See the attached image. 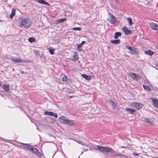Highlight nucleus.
<instances>
[{"mask_svg":"<svg viewBox=\"0 0 158 158\" xmlns=\"http://www.w3.org/2000/svg\"><path fill=\"white\" fill-rule=\"evenodd\" d=\"M52 114L51 116H53L56 118H57V114L56 113H54L52 112Z\"/></svg>","mask_w":158,"mask_h":158,"instance_id":"33","label":"nucleus"},{"mask_svg":"<svg viewBox=\"0 0 158 158\" xmlns=\"http://www.w3.org/2000/svg\"><path fill=\"white\" fill-rule=\"evenodd\" d=\"M11 60L15 63H19L22 61L21 58H16L15 57H12L11 58Z\"/></svg>","mask_w":158,"mask_h":158,"instance_id":"13","label":"nucleus"},{"mask_svg":"<svg viewBox=\"0 0 158 158\" xmlns=\"http://www.w3.org/2000/svg\"><path fill=\"white\" fill-rule=\"evenodd\" d=\"M21 73L22 74H23L24 73V72L23 71H21Z\"/></svg>","mask_w":158,"mask_h":158,"instance_id":"40","label":"nucleus"},{"mask_svg":"<svg viewBox=\"0 0 158 158\" xmlns=\"http://www.w3.org/2000/svg\"><path fill=\"white\" fill-rule=\"evenodd\" d=\"M16 10H12L11 14L10 15V19H12L14 17L15 14Z\"/></svg>","mask_w":158,"mask_h":158,"instance_id":"28","label":"nucleus"},{"mask_svg":"<svg viewBox=\"0 0 158 158\" xmlns=\"http://www.w3.org/2000/svg\"><path fill=\"white\" fill-rule=\"evenodd\" d=\"M122 30L126 35L131 34L132 33L131 31L128 30L127 27L126 26H123Z\"/></svg>","mask_w":158,"mask_h":158,"instance_id":"9","label":"nucleus"},{"mask_svg":"<svg viewBox=\"0 0 158 158\" xmlns=\"http://www.w3.org/2000/svg\"><path fill=\"white\" fill-rule=\"evenodd\" d=\"M19 146L22 148L23 149H25L26 148L27 149L30 151L32 146L30 145L29 144L24 143H19Z\"/></svg>","mask_w":158,"mask_h":158,"instance_id":"5","label":"nucleus"},{"mask_svg":"<svg viewBox=\"0 0 158 158\" xmlns=\"http://www.w3.org/2000/svg\"><path fill=\"white\" fill-rule=\"evenodd\" d=\"M3 87L5 91L6 92H8L9 91V86L5 84L3 85Z\"/></svg>","mask_w":158,"mask_h":158,"instance_id":"24","label":"nucleus"},{"mask_svg":"<svg viewBox=\"0 0 158 158\" xmlns=\"http://www.w3.org/2000/svg\"><path fill=\"white\" fill-rule=\"evenodd\" d=\"M72 97V96H70V98H71Z\"/></svg>","mask_w":158,"mask_h":158,"instance_id":"46","label":"nucleus"},{"mask_svg":"<svg viewBox=\"0 0 158 158\" xmlns=\"http://www.w3.org/2000/svg\"><path fill=\"white\" fill-rule=\"evenodd\" d=\"M110 47H109V46H108V48L110 49Z\"/></svg>","mask_w":158,"mask_h":158,"instance_id":"43","label":"nucleus"},{"mask_svg":"<svg viewBox=\"0 0 158 158\" xmlns=\"http://www.w3.org/2000/svg\"><path fill=\"white\" fill-rule=\"evenodd\" d=\"M52 112L51 111H45L44 112V114L45 115H48L49 116H51Z\"/></svg>","mask_w":158,"mask_h":158,"instance_id":"32","label":"nucleus"},{"mask_svg":"<svg viewBox=\"0 0 158 158\" xmlns=\"http://www.w3.org/2000/svg\"><path fill=\"white\" fill-rule=\"evenodd\" d=\"M108 13L110 18L107 19V20L111 24H115L116 19V17H115L109 12H108Z\"/></svg>","mask_w":158,"mask_h":158,"instance_id":"4","label":"nucleus"},{"mask_svg":"<svg viewBox=\"0 0 158 158\" xmlns=\"http://www.w3.org/2000/svg\"><path fill=\"white\" fill-rule=\"evenodd\" d=\"M133 104L135 107L138 110L141 109L143 106V104L138 102H135Z\"/></svg>","mask_w":158,"mask_h":158,"instance_id":"11","label":"nucleus"},{"mask_svg":"<svg viewBox=\"0 0 158 158\" xmlns=\"http://www.w3.org/2000/svg\"><path fill=\"white\" fill-rule=\"evenodd\" d=\"M143 87L144 89L147 90V91L150 92L152 90V89H150L149 86H148L143 85Z\"/></svg>","mask_w":158,"mask_h":158,"instance_id":"26","label":"nucleus"},{"mask_svg":"<svg viewBox=\"0 0 158 158\" xmlns=\"http://www.w3.org/2000/svg\"><path fill=\"white\" fill-rule=\"evenodd\" d=\"M127 19L130 25H131L132 24V20L131 18L128 17Z\"/></svg>","mask_w":158,"mask_h":158,"instance_id":"30","label":"nucleus"},{"mask_svg":"<svg viewBox=\"0 0 158 158\" xmlns=\"http://www.w3.org/2000/svg\"><path fill=\"white\" fill-rule=\"evenodd\" d=\"M155 65L157 67H158V64H155Z\"/></svg>","mask_w":158,"mask_h":158,"instance_id":"39","label":"nucleus"},{"mask_svg":"<svg viewBox=\"0 0 158 158\" xmlns=\"http://www.w3.org/2000/svg\"><path fill=\"white\" fill-rule=\"evenodd\" d=\"M0 138H1L0 137Z\"/></svg>","mask_w":158,"mask_h":158,"instance_id":"47","label":"nucleus"},{"mask_svg":"<svg viewBox=\"0 0 158 158\" xmlns=\"http://www.w3.org/2000/svg\"><path fill=\"white\" fill-rule=\"evenodd\" d=\"M73 30L81 31V28L80 27H73L71 29Z\"/></svg>","mask_w":158,"mask_h":158,"instance_id":"31","label":"nucleus"},{"mask_svg":"<svg viewBox=\"0 0 158 158\" xmlns=\"http://www.w3.org/2000/svg\"><path fill=\"white\" fill-rule=\"evenodd\" d=\"M152 100V102L153 103V105L155 107L158 108V100L156 98L154 99L153 98H151Z\"/></svg>","mask_w":158,"mask_h":158,"instance_id":"14","label":"nucleus"},{"mask_svg":"<svg viewBox=\"0 0 158 158\" xmlns=\"http://www.w3.org/2000/svg\"><path fill=\"white\" fill-rule=\"evenodd\" d=\"M122 35V33L120 32H116L114 34V38L115 39H118L119 36H121Z\"/></svg>","mask_w":158,"mask_h":158,"instance_id":"17","label":"nucleus"},{"mask_svg":"<svg viewBox=\"0 0 158 158\" xmlns=\"http://www.w3.org/2000/svg\"><path fill=\"white\" fill-rule=\"evenodd\" d=\"M30 150V151L32 152L33 154L36 155L39 157H41V154L38 150L32 146Z\"/></svg>","mask_w":158,"mask_h":158,"instance_id":"6","label":"nucleus"},{"mask_svg":"<svg viewBox=\"0 0 158 158\" xmlns=\"http://www.w3.org/2000/svg\"><path fill=\"white\" fill-rule=\"evenodd\" d=\"M81 143V144H82L83 145H84V144L83 143Z\"/></svg>","mask_w":158,"mask_h":158,"instance_id":"41","label":"nucleus"},{"mask_svg":"<svg viewBox=\"0 0 158 158\" xmlns=\"http://www.w3.org/2000/svg\"><path fill=\"white\" fill-rule=\"evenodd\" d=\"M97 148L96 149L98 151L102 152H110L111 154L114 152V150L111 148L108 147H103L97 145Z\"/></svg>","mask_w":158,"mask_h":158,"instance_id":"2","label":"nucleus"},{"mask_svg":"<svg viewBox=\"0 0 158 158\" xmlns=\"http://www.w3.org/2000/svg\"><path fill=\"white\" fill-rule=\"evenodd\" d=\"M150 27L153 30H158V25L157 24L151 23L149 24Z\"/></svg>","mask_w":158,"mask_h":158,"instance_id":"12","label":"nucleus"},{"mask_svg":"<svg viewBox=\"0 0 158 158\" xmlns=\"http://www.w3.org/2000/svg\"><path fill=\"white\" fill-rule=\"evenodd\" d=\"M111 155L115 156H119L121 157H123V156H126L125 155L120 153H115L114 150V153H113V154H111Z\"/></svg>","mask_w":158,"mask_h":158,"instance_id":"21","label":"nucleus"},{"mask_svg":"<svg viewBox=\"0 0 158 158\" xmlns=\"http://www.w3.org/2000/svg\"><path fill=\"white\" fill-rule=\"evenodd\" d=\"M52 114L51 116H53L56 118H57V114L56 113H54L52 112Z\"/></svg>","mask_w":158,"mask_h":158,"instance_id":"34","label":"nucleus"},{"mask_svg":"<svg viewBox=\"0 0 158 158\" xmlns=\"http://www.w3.org/2000/svg\"><path fill=\"white\" fill-rule=\"evenodd\" d=\"M67 20V19L66 18H64L62 19H60L57 20V23H59L66 21Z\"/></svg>","mask_w":158,"mask_h":158,"instance_id":"25","label":"nucleus"},{"mask_svg":"<svg viewBox=\"0 0 158 158\" xmlns=\"http://www.w3.org/2000/svg\"><path fill=\"white\" fill-rule=\"evenodd\" d=\"M1 82H0V86H1Z\"/></svg>","mask_w":158,"mask_h":158,"instance_id":"42","label":"nucleus"},{"mask_svg":"<svg viewBox=\"0 0 158 158\" xmlns=\"http://www.w3.org/2000/svg\"><path fill=\"white\" fill-rule=\"evenodd\" d=\"M12 10H15V9L13 8L12 9Z\"/></svg>","mask_w":158,"mask_h":158,"instance_id":"44","label":"nucleus"},{"mask_svg":"<svg viewBox=\"0 0 158 158\" xmlns=\"http://www.w3.org/2000/svg\"><path fill=\"white\" fill-rule=\"evenodd\" d=\"M142 120L143 121L146 122L147 123L150 124H152V123L150 121L149 119L147 118H143V119H142Z\"/></svg>","mask_w":158,"mask_h":158,"instance_id":"22","label":"nucleus"},{"mask_svg":"<svg viewBox=\"0 0 158 158\" xmlns=\"http://www.w3.org/2000/svg\"><path fill=\"white\" fill-rule=\"evenodd\" d=\"M121 42L120 40L119 39H116L115 40H112L110 41V42L113 44H119Z\"/></svg>","mask_w":158,"mask_h":158,"instance_id":"16","label":"nucleus"},{"mask_svg":"<svg viewBox=\"0 0 158 158\" xmlns=\"http://www.w3.org/2000/svg\"><path fill=\"white\" fill-rule=\"evenodd\" d=\"M72 60L73 61H76L78 60V55L76 53L73 56Z\"/></svg>","mask_w":158,"mask_h":158,"instance_id":"27","label":"nucleus"},{"mask_svg":"<svg viewBox=\"0 0 158 158\" xmlns=\"http://www.w3.org/2000/svg\"><path fill=\"white\" fill-rule=\"evenodd\" d=\"M38 2L44 5L49 6L50 4L44 0H36Z\"/></svg>","mask_w":158,"mask_h":158,"instance_id":"20","label":"nucleus"},{"mask_svg":"<svg viewBox=\"0 0 158 158\" xmlns=\"http://www.w3.org/2000/svg\"><path fill=\"white\" fill-rule=\"evenodd\" d=\"M134 156H137L139 155V154L138 153H135V152H133L132 154Z\"/></svg>","mask_w":158,"mask_h":158,"instance_id":"38","label":"nucleus"},{"mask_svg":"<svg viewBox=\"0 0 158 158\" xmlns=\"http://www.w3.org/2000/svg\"><path fill=\"white\" fill-rule=\"evenodd\" d=\"M126 48L130 50L129 52L130 53L133 54H136V49L137 48H135V47H132L129 46H126Z\"/></svg>","mask_w":158,"mask_h":158,"instance_id":"7","label":"nucleus"},{"mask_svg":"<svg viewBox=\"0 0 158 158\" xmlns=\"http://www.w3.org/2000/svg\"><path fill=\"white\" fill-rule=\"evenodd\" d=\"M157 49L158 50V47H157Z\"/></svg>","mask_w":158,"mask_h":158,"instance_id":"45","label":"nucleus"},{"mask_svg":"<svg viewBox=\"0 0 158 158\" xmlns=\"http://www.w3.org/2000/svg\"><path fill=\"white\" fill-rule=\"evenodd\" d=\"M126 110L132 114H134V113L135 112V110L129 108H126Z\"/></svg>","mask_w":158,"mask_h":158,"instance_id":"19","label":"nucleus"},{"mask_svg":"<svg viewBox=\"0 0 158 158\" xmlns=\"http://www.w3.org/2000/svg\"><path fill=\"white\" fill-rule=\"evenodd\" d=\"M18 24L20 27H24L27 29L31 27L32 23L29 19L21 18L18 22Z\"/></svg>","mask_w":158,"mask_h":158,"instance_id":"1","label":"nucleus"},{"mask_svg":"<svg viewBox=\"0 0 158 158\" xmlns=\"http://www.w3.org/2000/svg\"><path fill=\"white\" fill-rule=\"evenodd\" d=\"M59 121L62 123L67 124L69 126H72L75 124L74 121L67 119L64 116H61L58 118Z\"/></svg>","mask_w":158,"mask_h":158,"instance_id":"3","label":"nucleus"},{"mask_svg":"<svg viewBox=\"0 0 158 158\" xmlns=\"http://www.w3.org/2000/svg\"><path fill=\"white\" fill-rule=\"evenodd\" d=\"M81 76L83 78L88 81L90 80L91 79V77L90 75L88 76L85 74H82Z\"/></svg>","mask_w":158,"mask_h":158,"instance_id":"18","label":"nucleus"},{"mask_svg":"<svg viewBox=\"0 0 158 158\" xmlns=\"http://www.w3.org/2000/svg\"><path fill=\"white\" fill-rule=\"evenodd\" d=\"M28 40L30 42L32 43L35 41V39L34 37H31L28 38Z\"/></svg>","mask_w":158,"mask_h":158,"instance_id":"29","label":"nucleus"},{"mask_svg":"<svg viewBox=\"0 0 158 158\" xmlns=\"http://www.w3.org/2000/svg\"><path fill=\"white\" fill-rule=\"evenodd\" d=\"M130 76L134 80L138 81L140 79V76L138 74L131 73L130 74Z\"/></svg>","mask_w":158,"mask_h":158,"instance_id":"8","label":"nucleus"},{"mask_svg":"<svg viewBox=\"0 0 158 158\" xmlns=\"http://www.w3.org/2000/svg\"><path fill=\"white\" fill-rule=\"evenodd\" d=\"M55 51L54 49H50L49 50L50 54L53 55L54 54V51Z\"/></svg>","mask_w":158,"mask_h":158,"instance_id":"35","label":"nucleus"},{"mask_svg":"<svg viewBox=\"0 0 158 158\" xmlns=\"http://www.w3.org/2000/svg\"><path fill=\"white\" fill-rule=\"evenodd\" d=\"M144 53L145 54L147 55H148L150 56H152L155 54L154 52L150 50H148L147 51H144Z\"/></svg>","mask_w":158,"mask_h":158,"instance_id":"15","label":"nucleus"},{"mask_svg":"<svg viewBox=\"0 0 158 158\" xmlns=\"http://www.w3.org/2000/svg\"><path fill=\"white\" fill-rule=\"evenodd\" d=\"M85 41H83L80 44H77V50L79 52L82 51L83 49L81 48L82 47V45L84 44H85Z\"/></svg>","mask_w":158,"mask_h":158,"instance_id":"10","label":"nucleus"},{"mask_svg":"<svg viewBox=\"0 0 158 158\" xmlns=\"http://www.w3.org/2000/svg\"><path fill=\"white\" fill-rule=\"evenodd\" d=\"M34 53L35 54L36 56L39 55V51L34 50Z\"/></svg>","mask_w":158,"mask_h":158,"instance_id":"37","label":"nucleus"},{"mask_svg":"<svg viewBox=\"0 0 158 158\" xmlns=\"http://www.w3.org/2000/svg\"><path fill=\"white\" fill-rule=\"evenodd\" d=\"M108 102L111 103V106L114 109H115L117 106V105L116 103L113 101L111 100L108 101Z\"/></svg>","mask_w":158,"mask_h":158,"instance_id":"23","label":"nucleus"},{"mask_svg":"<svg viewBox=\"0 0 158 158\" xmlns=\"http://www.w3.org/2000/svg\"><path fill=\"white\" fill-rule=\"evenodd\" d=\"M67 79L68 78L66 76H64L62 78V80L63 81H67Z\"/></svg>","mask_w":158,"mask_h":158,"instance_id":"36","label":"nucleus"}]
</instances>
